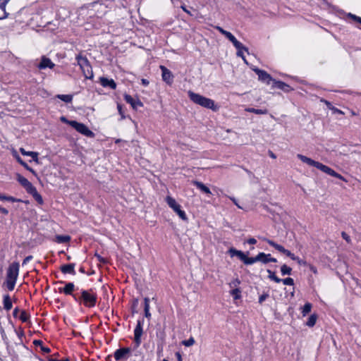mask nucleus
<instances>
[{
    "mask_svg": "<svg viewBox=\"0 0 361 361\" xmlns=\"http://www.w3.org/2000/svg\"><path fill=\"white\" fill-rule=\"evenodd\" d=\"M74 300L87 308L94 307L97 302V295L92 289H82L78 295H73Z\"/></svg>",
    "mask_w": 361,
    "mask_h": 361,
    "instance_id": "obj_1",
    "label": "nucleus"
},
{
    "mask_svg": "<svg viewBox=\"0 0 361 361\" xmlns=\"http://www.w3.org/2000/svg\"><path fill=\"white\" fill-rule=\"evenodd\" d=\"M298 158L301 160L303 163H305L310 166H312L316 167L317 169H319L320 171H323L324 173L329 174L333 177H336L337 178H339L343 180H345L343 176H342L341 174L336 172L334 170L331 169L330 167L319 162L316 161L305 155L298 154L297 155Z\"/></svg>",
    "mask_w": 361,
    "mask_h": 361,
    "instance_id": "obj_2",
    "label": "nucleus"
},
{
    "mask_svg": "<svg viewBox=\"0 0 361 361\" xmlns=\"http://www.w3.org/2000/svg\"><path fill=\"white\" fill-rule=\"evenodd\" d=\"M190 99L195 104H198L204 108L216 111L217 106L214 104V101L205 97L200 94L195 93L192 91H188V92Z\"/></svg>",
    "mask_w": 361,
    "mask_h": 361,
    "instance_id": "obj_3",
    "label": "nucleus"
},
{
    "mask_svg": "<svg viewBox=\"0 0 361 361\" xmlns=\"http://www.w3.org/2000/svg\"><path fill=\"white\" fill-rule=\"evenodd\" d=\"M228 253L230 254L231 257L237 256L246 265H251L255 262H257L259 260L257 255L254 257H248V252L247 254H245L243 252L238 250L233 247H231L228 250Z\"/></svg>",
    "mask_w": 361,
    "mask_h": 361,
    "instance_id": "obj_4",
    "label": "nucleus"
},
{
    "mask_svg": "<svg viewBox=\"0 0 361 361\" xmlns=\"http://www.w3.org/2000/svg\"><path fill=\"white\" fill-rule=\"evenodd\" d=\"M166 202L169 207L176 212L178 216L183 221H187L188 217L185 212L181 209V206L176 201L174 198L171 196L166 197Z\"/></svg>",
    "mask_w": 361,
    "mask_h": 361,
    "instance_id": "obj_5",
    "label": "nucleus"
},
{
    "mask_svg": "<svg viewBox=\"0 0 361 361\" xmlns=\"http://www.w3.org/2000/svg\"><path fill=\"white\" fill-rule=\"evenodd\" d=\"M71 126L73 127L77 132L87 137H94V133L90 130L87 126L82 123H79L75 121V122H72L71 123Z\"/></svg>",
    "mask_w": 361,
    "mask_h": 361,
    "instance_id": "obj_6",
    "label": "nucleus"
},
{
    "mask_svg": "<svg viewBox=\"0 0 361 361\" xmlns=\"http://www.w3.org/2000/svg\"><path fill=\"white\" fill-rule=\"evenodd\" d=\"M75 59L78 62V64L80 66V68L82 70L83 72H85L86 71L88 73L90 72V70L91 69V66L87 57L82 56V55L79 54L76 56ZM89 73L90 75L85 74V78H91L92 77V71Z\"/></svg>",
    "mask_w": 361,
    "mask_h": 361,
    "instance_id": "obj_7",
    "label": "nucleus"
},
{
    "mask_svg": "<svg viewBox=\"0 0 361 361\" xmlns=\"http://www.w3.org/2000/svg\"><path fill=\"white\" fill-rule=\"evenodd\" d=\"M264 241H266L269 245L274 247L276 250H277L279 252L286 255V256L289 257L291 259L295 260L298 259V257L295 256L293 253H292L290 250H286L284 247L282 245L276 243L274 241L267 239V238H263Z\"/></svg>",
    "mask_w": 361,
    "mask_h": 361,
    "instance_id": "obj_8",
    "label": "nucleus"
},
{
    "mask_svg": "<svg viewBox=\"0 0 361 361\" xmlns=\"http://www.w3.org/2000/svg\"><path fill=\"white\" fill-rule=\"evenodd\" d=\"M131 351L130 348H121L114 353V357L116 361L127 360L130 357Z\"/></svg>",
    "mask_w": 361,
    "mask_h": 361,
    "instance_id": "obj_9",
    "label": "nucleus"
},
{
    "mask_svg": "<svg viewBox=\"0 0 361 361\" xmlns=\"http://www.w3.org/2000/svg\"><path fill=\"white\" fill-rule=\"evenodd\" d=\"M20 265L18 262H13L7 269L6 277L17 280L19 274Z\"/></svg>",
    "mask_w": 361,
    "mask_h": 361,
    "instance_id": "obj_10",
    "label": "nucleus"
},
{
    "mask_svg": "<svg viewBox=\"0 0 361 361\" xmlns=\"http://www.w3.org/2000/svg\"><path fill=\"white\" fill-rule=\"evenodd\" d=\"M254 72L258 75L259 80L265 82L267 85L274 82V79L265 71L260 70L257 68H253Z\"/></svg>",
    "mask_w": 361,
    "mask_h": 361,
    "instance_id": "obj_11",
    "label": "nucleus"
},
{
    "mask_svg": "<svg viewBox=\"0 0 361 361\" xmlns=\"http://www.w3.org/2000/svg\"><path fill=\"white\" fill-rule=\"evenodd\" d=\"M142 322L140 320L137 321V325L134 329V341L136 346H139L141 343V336L142 335Z\"/></svg>",
    "mask_w": 361,
    "mask_h": 361,
    "instance_id": "obj_12",
    "label": "nucleus"
},
{
    "mask_svg": "<svg viewBox=\"0 0 361 361\" xmlns=\"http://www.w3.org/2000/svg\"><path fill=\"white\" fill-rule=\"evenodd\" d=\"M160 69L163 80L168 85H171L173 82V75L171 71L164 66H160Z\"/></svg>",
    "mask_w": 361,
    "mask_h": 361,
    "instance_id": "obj_13",
    "label": "nucleus"
},
{
    "mask_svg": "<svg viewBox=\"0 0 361 361\" xmlns=\"http://www.w3.org/2000/svg\"><path fill=\"white\" fill-rule=\"evenodd\" d=\"M55 66V64L51 61L50 59L45 56L41 57L40 63L37 65V68L39 70H44L47 68L52 69Z\"/></svg>",
    "mask_w": 361,
    "mask_h": 361,
    "instance_id": "obj_14",
    "label": "nucleus"
},
{
    "mask_svg": "<svg viewBox=\"0 0 361 361\" xmlns=\"http://www.w3.org/2000/svg\"><path fill=\"white\" fill-rule=\"evenodd\" d=\"M125 101L131 105L133 109H137L138 107L143 106L142 102L138 98H133L129 94L124 95Z\"/></svg>",
    "mask_w": 361,
    "mask_h": 361,
    "instance_id": "obj_15",
    "label": "nucleus"
},
{
    "mask_svg": "<svg viewBox=\"0 0 361 361\" xmlns=\"http://www.w3.org/2000/svg\"><path fill=\"white\" fill-rule=\"evenodd\" d=\"M17 180L25 189L27 192H30L35 188V186L27 178L20 174L17 175Z\"/></svg>",
    "mask_w": 361,
    "mask_h": 361,
    "instance_id": "obj_16",
    "label": "nucleus"
},
{
    "mask_svg": "<svg viewBox=\"0 0 361 361\" xmlns=\"http://www.w3.org/2000/svg\"><path fill=\"white\" fill-rule=\"evenodd\" d=\"M75 290V285L72 282H68L65 283V286L63 288H59V291L60 293H63L66 295H71L73 298L75 294L73 292ZM76 293L75 295H78Z\"/></svg>",
    "mask_w": 361,
    "mask_h": 361,
    "instance_id": "obj_17",
    "label": "nucleus"
},
{
    "mask_svg": "<svg viewBox=\"0 0 361 361\" xmlns=\"http://www.w3.org/2000/svg\"><path fill=\"white\" fill-rule=\"evenodd\" d=\"M272 86L274 87L280 89L286 92H288L293 90V89L290 87V85H288V84H286L282 81H279V80H274L272 83Z\"/></svg>",
    "mask_w": 361,
    "mask_h": 361,
    "instance_id": "obj_18",
    "label": "nucleus"
},
{
    "mask_svg": "<svg viewBox=\"0 0 361 361\" xmlns=\"http://www.w3.org/2000/svg\"><path fill=\"white\" fill-rule=\"evenodd\" d=\"M100 84L104 87H109L111 90H115L116 88V83L113 79H108L106 78L102 77L100 78Z\"/></svg>",
    "mask_w": 361,
    "mask_h": 361,
    "instance_id": "obj_19",
    "label": "nucleus"
},
{
    "mask_svg": "<svg viewBox=\"0 0 361 361\" xmlns=\"http://www.w3.org/2000/svg\"><path fill=\"white\" fill-rule=\"evenodd\" d=\"M75 264L74 263L63 264L61 267L60 269L63 274H70L73 276L76 274L75 271Z\"/></svg>",
    "mask_w": 361,
    "mask_h": 361,
    "instance_id": "obj_20",
    "label": "nucleus"
},
{
    "mask_svg": "<svg viewBox=\"0 0 361 361\" xmlns=\"http://www.w3.org/2000/svg\"><path fill=\"white\" fill-rule=\"evenodd\" d=\"M224 36L233 43L235 49L242 47V43L239 42L231 32L228 31L226 33H225Z\"/></svg>",
    "mask_w": 361,
    "mask_h": 361,
    "instance_id": "obj_21",
    "label": "nucleus"
},
{
    "mask_svg": "<svg viewBox=\"0 0 361 361\" xmlns=\"http://www.w3.org/2000/svg\"><path fill=\"white\" fill-rule=\"evenodd\" d=\"M192 184L195 185L199 190H200L202 192L211 195L212 192L208 187H207L204 184H203L202 182H200L198 180H193Z\"/></svg>",
    "mask_w": 361,
    "mask_h": 361,
    "instance_id": "obj_22",
    "label": "nucleus"
},
{
    "mask_svg": "<svg viewBox=\"0 0 361 361\" xmlns=\"http://www.w3.org/2000/svg\"><path fill=\"white\" fill-rule=\"evenodd\" d=\"M27 193L30 194L33 198L39 204H43V199H42V197L41 196V195L37 192L36 188L35 187L34 188L32 189V190H30V192H28Z\"/></svg>",
    "mask_w": 361,
    "mask_h": 361,
    "instance_id": "obj_23",
    "label": "nucleus"
},
{
    "mask_svg": "<svg viewBox=\"0 0 361 361\" xmlns=\"http://www.w3.org/2000/svg\"><path fill=\"white\" fill-rule=\"evenodd\" d=\"M20 152L23 155L29 156L32 158V159L37 162L38 161V153L35 152L31 151H25L24 148H20Z\"/></svg>",
    "mask_w": 361,
    "mask_h": 361,
    "instance_id": "obj_24",
    "label": "nucleus"
},
{
    "mask_svg": "<svg viewBox=\"0 0 361 361\" xmlns=\"http://www.w3.org/2000/svg\"><path fill=\"white\" fill-rule=\"evenodd\" d=\"M3 303H4V308L6 310L9 311L10 310H11V308L13 307L12 301L8 295H5L4 296Z\"/></svg>",
    "mask_w": 361,
    "mask_h": 361,
    "instance_id": "obj_25",
    "label": "nucleus"
},
{
    "mask_svg": "<svg viewBox=\"0 0 361 361\" xmlns=\"http://www.w3.org/2000/svg\"><path fill=\"white\" fill-rule=\"evenodd\" d=\"M259 260L258 262H262V264H267L269 263V257L270 254H266L264 252H259L257 254Z\"/></svg>",
    "mask_w": 361,
    "mask_h": 361,
    "instance_id": "obj_26",
    "label": "nucleus"
},
{
    "mask_svg": "<svg viewBox=\"0 0 361 361\" xmlns=\"http://www.w3.org/2000/svg\"><path fill=\"white\" fill-rule=\"evenodd\" d=\"M245 111L256 114H267L268 110L267 109H255V108H246Z\"/></svg>",
    "mask_w": 361,
    "mask_h": 361,
    "instance_id": "obj_27",
    "label": "nucleus"
},
{
    "mask_svg": "<svg viewBox=\"0 0 361 361\" xmlns=\"http://www.w3.org/2000/svg\"><path fill=\"white\" fill-rule=\"evenodd\" d=\"M16 281L17 280L16 279L6 277V281L4 283L6 284L8 290L12 291L14 289Z\"/></svg>",
    "mask_w": 361,
    "mask_h": 361,
    "instance_id": "obj_28",
    "label": "nucleus"
},
{
    "mask_svg": "<svg viewBox=\"0 0 361 361\" xmlns=\"http://www.w3.org/2000/svg\"><path fill=\"white\" fill-rule=\"evenodd\" d=\"M230 294L233 297L234 300H238L241 298V290L238 288L231 290Z\"/></svg>",
    "mask_w": 361,
    "mask_h": 361,
    "instance_id": "obj_29",
    "label": "nucleus"
},
{
    "mask_svg": "<svg viewBox=\"0 0 361 361\" xmlns=\"http://www.w3.org/2000/svg\"><path fill=\"white\" fill-rule=\"evenodd\" d=\"M57 97L66 103H70L73 100L71 94H58Z\"/></svg>",
    "mask_w": 361,
    "mask_h": 361,
    "instance_id": "obj_30",
    "label": "nucleus"
},
{
    "mask_svg": "<svg viewBox=\"0 0 361 361\" xmlns=\"http://www.w3.org/2000/svg\"><path fill=\"white\" fill-rule=\"evenodd\" d=\"M292 269L288 267L286 264H283L281 267V272L283 276L290 275Z\"/></svg>",
    "mask_w": 361,
    "mask_h": 361,
    "instance_id": "obj_31",
    "label": "nucleus"
},
{
    "mask_svg": "<svg viewBox=\"0 0 361 361\" xmlns=\"http://www.w3.org/2000/svg\"><path fill=\"white\" fill-rule=\"evenodd\" d=\"M267 272L269 273V279L271 281H274L276 283H280L281 282L282 279L277 277L274 272L271 271V270L268 269Z\"/></svg>",
    "mask_w": 361,
    "mask_h": 361,
    "instance_id": "obj_32",
    "label": "nucleus"
},
{
    "mask_svg": "<svg viewBox=\"0 0 361 361\" xmlns=\"http://www.w3.org/2000/svg\"><path fill=\"white\" fill-rule=\"evenodd\" d=\"M312 309V304L310 302H307L304 305L302 310V316H306Z\"/></svg>",
    "mask_w": 361,
    "mask_h": 361,
    "instance_id": "obj_33",
    "label": "nucleus"
},
{
    "mask_svg": "<svg viewBox=\"0 0 361 361\" xmlns=\"http://www.w3.org/2000/svg\"><path fill=\"white\" fill-rule=\"evenodd\" d=\"M236 49L238 50V51H237V55H238V56L242 57V59H243V61H244L245 63H247V61H246V60H245V56H244V55H243V51H248L247 48V47H245L242 44V47H241V48H239V49Z\"/></svg>",
    "mask_w": 361,
    "mask_h": 361,
    "instance_id": "obj_34",
    "label": "nucleus"
},
{
    "mask_svg": "<svg viewBox=\"0 0 361 361\" xmlns=\"http://www.w3.org/2000/svg\"><path fill=\"white\" fill-rule=\"evenodd\" d=\"M57 242L59 243H66L70 241L71 237L69 235H58L56 237Z\"/></svg>",
    "mask_w": 361,
    "mask_h": 361,
    "instance_id": "obj_35",
    "label": "nucleus"
},
{
    "mask_svg": "<svg viewBox=\"0 0 361 361\" xmlns=\"http://www.w3.org/2000/svg\"><path fill=\"white\" fill-rule=\"evenodd\" d=\"M316 321H317V316L315 314H312L309 318H308V320L306 323V324L310 326V327H312L313 326L315 323H316Z\"/></svg>",
    "mask_w": 361,
    "mask_h": 361,
    "instance_id": "obj_36",
    "label": "nucleus"
},
{
    "mask_svg": "<svg viewBox=\"0 0 361 361\" xmlns=\"http://www.w3.org/2000/svg\"><path fill=\"white\" fill-rule=\"evenodd\" d=\"M195 342V339L192 337H190L188 340L183 341L182 343L183 345H185L186 347H190V346H192V345H194Z\"/></svg>",
    "mask_w": 361,
    "mask_h": 361,
    "instance_id": "obj_37",
    "label": "nucleus"
},
{
    "mask_svg": "<svg viewBox=\"0 0 361 361\" xmlns=\"http://www.w3.org/2000/svg\"><path fill=\"white\" fill-rule=\"evenodd\" d=\"M281 282H283V283L284 285H287V286H293L294 285L293 279L290 277L282 279Z\"/></svg>",
    "mask_w": 361,
    "mask_h": 361,
    "instance_id": "obj_38",
    "label": "nucleus"
},
{
    "mask_svg": "<svg viewBox=\"0 0 361 361\" xmlns=\"http://www.w3.org/2000/svg\"><path fill=\"white\" fill-rule=\"evenodd\" d=\"M29 317V314L25 311H23L20 316V319L23 322H26L28 320Z\"/></svg>",
    "mask_w": 361,
    "mask_h": 361,
    "instance_id": "obj_39",
    "label": "nucleus"
},
{
    "mask_svg": "<svg viewBox=\"0 0 361 361\" xmlns=\"http://www.w3.org/2000/svg\"><path fill=\"white\" fill-rule=\"evenodd\" d=\"M269 297V295L268 293H264L259 297V303L262 304L263 302L265 301Z\"/></svg>",
    "mask_w": 361,
    "mask_h": 361,
    "instance_id": "obj_40",
    "label": "nucleus"
},
{
    "mask_svg": "<svg viewBox=\"0 0 361 361\" xmlns=\"http://www.w3.org/2000/svg\"><path fill=\"white\" fill-rule=\"evenodd\" d=\"M7 2H6L4 0H0V10H1L2 11H4V16H5V13H7L6 11V5H7Z\"/></svg>",
    "mask_w": 361,
    "mask_h": 361,
    "instance_id": "obj_41",
    "label": "nucleus"
},
{
    "mask_svg": "<svg viewBox=\"0 0 361 361\" xmlns=\"http://www.w3.org/2000/svg\"><path fill=\"white\" fill-rule=\"evenodd\" d=\"M348 16L351 19L354 20L355 21L361 24V17L357 16L352 13H348Z\"/></svg>",
    "mask_w": 361,
    "mask_h": 361,
    "instance_id": "obj_42",
    "label": "nucleus"
},
{
    "mask_svg": "<svg viewBox=\"0 0 361 361\" xmlns=\"http://www.w3.org/2000/svg\"><path fill=\"white\" fill-rule=\"evenodd\" d=\"M240 283V281L238 279H235L229 283L231 288L237 287Z\"/></svg>",
    "mask_w": 361,
    "mask_h": 361,
    "instance_id": "obj_43",
    "label": "nucleus"
},
{
    "mask_svg": "<svg viewBox=\"0 0 361 361\" xmlns=\"http://www.w3.org/2000/svg\"><path fill=\"white\" fill-rule=\"evenodd\" d=\"M149 310V299L145 298L144 299V311Z\"/></svg>",
    "mask_w": 361,
    "mask_h": 361,
    "instance_id": "obj_44",
    "label": "nucleus"
},
{
    "mask_svg": "<svg viewBox=\"0 0 361 361\" xmlns=\"http://www.w3.org/2000/svg\"><path fill=\"white\" fill-rule=\"evenodd\" d=\"M6 201H9V202H21L22 200H20V199L16 198V197H12V196H8V195H7Z\"/></svg>",
    "mask_w": 361,
    "mask_h": 361,
    "instance_id": "obj_45",
    "label": "nucleus"
},
{
    "mask_svg": "<svg viewBox=\"0 0 361 361\" xmlns=\"http://www.w3.org/2000/svg\"><path fill=\"white\" fill-rule=\"evenodd\" d=\"M117 109H118L119 114L121 116V118L124 119L126 118V116H125L124 113L123 111V109H122L121 104H117Z\"/></svg>",
    "mask_w": 361,
    "mask_h": 361,
    "instance_id": "obj_46",
    "label": "nucleus"
},
{
    "mask_svg": "<svg viewBox=\"0 0 361 361\" xmlns=\"http://www.w3.org/2000/svg\"><path fill=\"white\" fill-rule=\"evenodd\" d=\"M341 236L347 243H350V241H351L350 238L345 232L343 231L341 233Z\"/></svg>",
    "mask_w": 361,
    "mask_h": 361,
    "instance_id": "obj_47",
    "label": "nucleus"
},
{
    "mask_svg": "<svg viewBox=\"0 0 361 361\" xmlns=\"http://www.w3.org/2000/svg\"><path fill=\"white\" fill-rule=\"evenodd\" d=\"M16 159L18 160V161L25 169H28V165L22 160V159L18 156L17 155L16 156Z\"/></svg>",
    "mask_w": 361,
    "mask_h": 361,
    "instance_id": "obj_48",
    "label": "nucleus"
},
{
    "mask_svg": "<svg viewBox=\"0 0 361 361\" xmlns=\"http://www.w3.org/2000/svg\"><path fill=\"white\" fill-rule=\"evenodd\" d=\"M60 120H61V122H63L64 123H66V124H68L69 126H71V123L72 122H75V121H69L65 116H61L60 118Z\"/></svg>",
    "mask_w": 361,
    "mask_h": 361,
    "instance_id": "obj_49",
    "label": "nucleus"
},
{
    "mask_svg": "<svg viewBox=\"0 0 361 361\" xmlns=\"http://www.w3.org/2000/svg\"><path fill=\"white\" fill-rule=\"evenodd\" d=\"M33 257L32 255L27 256L23 262V265L26 264L27 262H29L30 260H32Z\"/></svg>",
    "mask_w": 361,
    "mask_h": 361,
    "instance_id": "obj_50",
    "label": "nucleus"
},
{
    "mask_svg": "<svg viewBox=\"0 0 361 361\" xmlns=\"http://www.w3.org/2000/svg\"><path fill=\"white\" fill-rule=\"evenodd\" d=\"M331 110H332V111H333V112H334V113H336V114H341V115L344 114V113H343L341 110H340V109H337V108H336V107H334V106H333V107L331 109Z\"/></svg>",
    "mask_w": 361,
    "mask_h": 361,
    "instance_id": "obj_51",
    "label": "nucleus"
},
{
    "mask_svg": "<svg viewBox=\"0 0 361 361\" xmlns=\"http://www.w3.org/2000/svg\"><path fill=\"white\" fill-rule=\"evenodd\" d=\"M321 102H324L329 109H331L333 107V106L331 104V102H329V101H327L326 99H321Z\"/></svg>",
    "mask_w": 361,
    "mask_h": 361,
    "instance_id": "obj_52",
    "label": "nucleus"
},
{
    "mask_svg": "<svg viewBox=\"0 0 361 361\" xmlns=\"http://www.w3.org/2000/svg\"><path fill=\"white\" fill-rule=\"evenodd\" d=\"M95 257L97 258V259L100 262H102V263H106V260L103 258L101 255H98V254H96L95 255Z\"/></svg>",
    "mask_w": 361,
    "mask_h": 361,
    "instance_id": "obj_53",
    "label": "nucleus"
},
{
    "mask_svg": "<svg viewBox=\"0 0 361 361\" xmlns=\"http://www.w3.org/2000/svg\"><path fill=\"white\" fill-rule=\"evenodd\" d=\"M294 261H296L298 262V264L300 265H306L307 264V262L305 260L300 259L298 257V259H295Z\"/></svg>",
    "mask_w": 361,
    "mask_h": 361,
    "instance_id": "obj_54",
    "label": "nucleus"
},
{
    "mask_svg": "<svg viewBox=\"0 0 361 361\" xmlns=\"http://www.w3.org/2000/svg\"><path fill=\"white\" fill-rule=\"evenodd\" d=\"M247 243L251 245H255L257 243V240L254 238H250L247 240Z\"/></svg>",
    "mask_w": 361,
    "mask_h": 361,
    "instance_id": "obj_55",
    "label": "nucleus"
},
{
    "mask_svg": "<svg viewBox=\"0 0 361 361\" xmlns=\"http://www.w3.org/2000/svg\"><path fill=\"white\" fill-rule=\"evenodd\" d=\"M216 29L217 30H219V32H220V33H221L223 35H225V33H226V32H228V31H226V30H224L222 27H219V26H217V27H216Z\"/></svg>",
    "mask_w": 361,
    "mask_h": 361,
    "instance_id": "obj_56",
    "label": "nucleus"
},
{
    "mask_svg": "<svg viewBox=\"0 0 361 361\" xmlns=\"http://www.w3.org/2000/svg\"><path fill=\"white\" fill-rule=\"evenodd\" d=\"M0 212L5 215H7L8 214V209L1 207H0Z\"/></svg>",
    "mask_w": 361,
    "mask_h": 361,
    "instance_id": "obj_57",
    "label": "nucleus"
},
{
    "mask_svg": "<svg viewBox=\"0 0 361 361\" xmlns=\"http://www.w3.org/2000/svg\"><path fill=\"white\" fill-rule=\"evenodd\" d=\"M141 83L144 85V86H147L149 85V81L147 80V79H145V78H142L141 80Z\"/></svg>",
    "mask_w": 361,
    "mask_h": 361,
    "instance_id": "obj_58",
    "label": "nucleus"
},
{
    "mask_svg": "<svg viewBox=\"0 0 361 361\" xmlns=\"http://www.w3.org/2000/svg\"><path fill=\"white\" fill-rule=\"evenodd\" d=\"M175 355L178 361H182L181 354L179 352H176Z\"/></svg>",
    "mask_w": 361,
    "mask_h": 361,
    "instance_id": "obj_59",
    "label": "nucleus"
},
{
    "mask_svg": "<svg viewBox=\"0 0 361 361\" xmlns=\"http://www.w3.org/2000/svg\"><path fill=\"white\" fill-rule=\"evenodd\" d=\"M180 8L183 9V11H185L186 13L191 15L190 12L186 8L185 5H183L180 6Z\"/></svg>",
    "mask_w": 361,
    "mask_h": 361,
    "instance_id": "obj_60",
    "label": "nucleus"
},
{
    "mask_svg": "<svg viewBox=\"0 0 361 361\" xmlns=\"http://www.w3.org/2000/svg\"><path fill=\"white\" fill-rule=\"evenodd\" d=\"M6 199H7V195H4V194H0V200L1 201H6Z\"/></svg>",
    "mask_w": 361,
    "mask_h": 361,
    "instance_id": "obj_61",
    "label": "nucleus"
},
{
    "mask_svg": "<svg viewBox=\"0 0 361 361\" xmlns=\"http://www.w3.org/2000/svg\"><path fill=\"white\" fill-rule=\"evenodd\" d=\"M42 350L44 352V353H48L50 352V349L47 347H42Z\"/></svg>",
    "mask_w": 361,
    "mask_h": 361,
    "instance_id": "obj_62",
    "label": "nucleus"
},
{
    "mask_svg": "<svg viewBox=\"0 0 361 361\" xmlns=\"http://www.w3.org/2000/svg\"><path fill=\"white\" fill-rule=\"evenodd\" d=\"M145 316L147 318H148V319H149V318L151 317V314H150V312H149V310H145Z\"/></svg>",
    "mask_w": 361,
    "mask_h": 361,
    "instance_id": "obj_63",
    "label": "nucleus"
},
{
    "mask_svg": "<svg viewBox=\"0 0 361 361\" xmlns=\"http://www.w3.org/2000/svg\"><path fill=\"white\" fill-rule=\"evenodd\" d=\"M310 270L314 274L317 273V268L314 266H310Z\"/></svg>",
    "mask_w": 361,
    "mask_h": 361,
    "instance_id": "obj_64",
    "label": "nucleus"
}]
</instances>
